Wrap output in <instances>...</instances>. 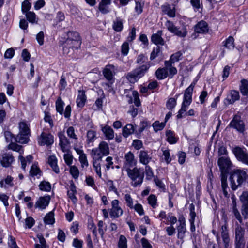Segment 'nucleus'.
Segmentation results:
<instances>
[{"mask_svg":"<svg viewBox=\"0 0 248 248\" xmlns=\"http://www.w3.org/2000/svg\"><path fill=\"white\" fill-rule=\"evenodd\" d=\"M232 151L236 158L239 161L248 164V154L243 148L236 146L233 148Z\"/></svg>","mask_w":248,"mask_h":248,"instance_id":"6","label":"nucleus"},{"mask_svg":"<svg viewBox=\"0 0 248 248\" xmlns=\"http://www.w3.org/2000/svg\"><path fill=\"white\" fill-rule=\"evenodd\" d=\"M162 13L167 15L169 17L173 18L176 16V8L174 5L171 6L168 3H165L161 6Z\"/></svg>","mask_w":248,"mask_h":248,"instance_id":"11","label":"nucleus"},{"mask_svg":"<svg viewBox=\"0 0 248 248\" xmlns=\"http://www.w3.org/2000/svg\"><path fill=\"white\" fill-rule=\"evenodd\" d=\"M48 163L51 167L53 171L56 173H59V168L57 165V160L55 156L52 155L48 159Z\"/></svg>","mask_w":248,"mask_h":248,"instance_id":"24","label":"nucleus"},{"mask_svg":"<svg viewBox=\"0 0 248 248\" xmlns=\"http://www.w3.org/2000/svg\"><path fill=\"white\" fill-rule=\"evenodd\" d=\"M98 150V153L100 154L101 155H107L109 154V147L108 145L105 141H102L100 142L99 145Z\"/></svg>","mask_w":248,"mask_h":248,"instance_id":"22","label":"nucleus"},{"mask_svg":"<svg viewBox=\"0 0 248 248\" xmlns=\"http://www.w3.org/2000/svg\"><path fill=\"white\" fill-rule=\"evenodd\" d=\"M63 102L60 98L58 99L56 102L57 111L59 112L61 114H62L63 110Z\"/></svg>","mask_w":248,"mask_h":248,"instance_id":"45","label":"nucleus"},{"mask_svg":"<svg viewBox=\"0 0 248 248\" xmlns=\"http://www.w3.org/2000/svg\"><path fill=\"white\" fill-rule=\"evenodd\" d=\"M243 205H248V192H244L240 197Z\"/></svg>","mask_w":248,"mask_h":248,"instance_id":"59","label":"nucleus"},{"mask_svg":"<svg viewBox=\"0 0 248 248\" xmlns=\"http://www.w3.org/2000/svg\"><path fill=\"white\" fill-rule=\"evenodd\" d=\"M70 172L74 179H77L78 177L79 170L78 168L76 166H71L70 169Z\"/></svg>","mask_w":248,"mask_h":248,"instance_id":"50","label":"nucleus"},{"mask_svg":"<svg viewBox=\"0 0 248 248\" xmlns=\"http://www.w3.org/2000/svg\"><path fill=\"white\" fill-rule=\"evenodd\" d=\"M176 105V99L170 98L166 103V107L169 110H172Z\"/></svg>","mask_w":248,"mask_h":248,"instance_id":"44","label":"nucleus"},{"mask_svg":"<svg viewBox=\"0 0 248 248\" xmlns=\"http://www.w3.org/2000/svg\"><path fill=\"white\" fill-rule=\"evenodd\" d=\"M159 32L157 33L154 34L152 36V41L155 45H163L164 41L161 36V34H159Z\"/></svg>","mask_w":248,"mask_h":248,"instance_id":"33","label":"nucleus"},{"mask_svg":"<svg viewBox=\"0 0 248 248\" xmlns=\"http://www.w3.org/2000/svg\"><path fill=\"white\" fill-rule=\"evenodd\" d=\"M161 52V47L159 46H157L155 48H154L152 52H151L150 56V59H155Z\"/></svg>","mask_w":248,"mask_h":248,"instance_id":"54","label":"nucleus"},{"mask_svg":"<svg viewBox=\"0 0 248 248\" xmlns=\"http://www.w3.org/2000/svg\"><path fill=\"white\" fill-rule=\"evenodd\" d=\"M114 71V66L113 65H107L104 69L103 74L108 80L110 81L113 79Z\"/></svg>","mask_w":248,"mask_h":248,"instance_id":"14","label":"nucleus"},{"mask_svg":"<svg viewBox=\"0 0 248 248\" xmlns=\"http://www.w3.org/2000/svg\"><path fill=\"white\" fill-rule=\"evenodd\" d=\"M248 177V175L245 170L236 169L233 170L230 176L231 188L232 190H236L240 186Z\"/></svg>","mask_w":248,"mask_h":248,"instance_id":"3","label":"nucleus"},{"mask_svg":"<svg viewBox=\"0 0 248 248\" xmlns=\"http://www.w3.org/2000/svg\"><path fill=\"white\" fill-rule=\"evenodd\" d=\"M8 148L13 151L19 152L20 154H22L23 150L22 149V146L18 144L11 143L8 145Z\"/></svg>","mask_w":248,"mask_h":248,"instance_id":"47","label":"nucleus"},{"mask_svg":"<svg viewBox=\"0 0 248 248\" xmlns=\"http://www.w3.org/2000/svg\"><path fill=\"white\" fill-rule=\"evenodd\" d=\"M182 55L183 52L181 51H178L171 56L170 59L173 63H175L181 59Z\"/></svg>","mask_w":248,"mask_h":248,"instance_id":"51","label":"nucleus"},{"mask_svg":"<svg viewBox=\"0 0 248 248\" xmlns=\"http://www.w3.org/2000/svg\"><path fill=\"white\" fill-rule=\"evenodd\" d=\"M87 143L90 144L93 142L96 138V132L93 130H89L87 133Z\"/></svg>","mask_w":248,"mask_h":248,"instance_id":"37","label":"nucleus"},{"mask_svg":"<svg viewBox=\"0 0 248 248\" xmlns=\"http://www.w3.org/2000/svg\"><path fill=\"white\" fill-rule=\"evenodd\" d=\"M192 92L186 90L184 95V100L183 103L186 105H190L192 101Z\"/></svg>","mask_w":248,"mask_h":248,"instance_id":"34","label":"nucleus"},{"mask_svg":"<svg viewBox=\"0 0 248 248\" xmlns=\"http://www.w3.org/2000/svg\"><path fill=\"white\" fill-rule=\"evenodd\" d=\"M31 4L29 2L28 0H25L22 3L21 9L22 12L23 14H25L27 12H29V10L31 9Z\"/></svg>","mask_w":248,"mask_h":248,"instance_id":"43","label":"nucleus"},{"mask_svg":"<svg viewBox=\"0 0 248 248\" xmlns=\"http://www.w3.org/2000/svg\"><path fill=\"white\" fill-rule=\"evenodd\" d=\"M49 196L40 197L35 203V207L42 209L46 208L49 202Z\"/></svg>","mask_w":248,"mask_h":248,"instance_id":"16","label":"nucleus"},{"mask_svg":"<svg viewBox=\"0 0 248 248\" xmlns=\"http://www.w3.org/2000/svg\"><path fill=\"white\" fill-rule=\"evenodd\" d=\"M240 91L243 95H247L248 94V81L243 79L241 80Z\"/></svg>","mask_w":248,"mask_h":248,"instance_id":"29","label":"nucleus"},{"mask_svg":"<svg viewBox=\"0 0 248 248\" xmlns=\"http://www.w3.org/2000/svg\"><path fill=\"white\" fill-rule=\"evenodd\" d=\"M245 232L244 228L237 223L235 231V240H244Z\"/></svg>","mask_w":248,"mask_h":248,"instance_id":"21","label":"nucleus"},{"mask_svg":"<svg viewBox=\"0 0 248 248\" xmlns=\"http://www.w3.org/2000/svg\"><path fill=\"white\" fill-rule=\"evenodd\" d=\"M19 133L24 135H28L30 133V129L27 124L24 122H20L19 124Z\"/></svg>","mask_w":248,"mask_h":248,"instance_id":"32","label":"nucleus"},{"mask_svg":"<svg viewBox=\"0 0 248 248\" xmlns=\"http://www.w3.org/2000/svg\"><path fill=\"white\" fill-rule=\"evenodd\" d=\"M63 35V51L64 54L71 55L73 49L78 48L81 44V38L78 32H66Z\"/></svg>","mask_w":248,"mask_h":248,"instance_id":"1","label":"nucleus"},{"mask_svg":"<svg viewBox=\"0 0 248 248\" xmlns=\"http://www.w3.org/2000/svg\"><path fill=\"white\" fill-rule=\"evenodd\" d=\"M28 140V135H24L19 133L15 138V141L21 144L27 143Z\"/></svg>","mask_w":248,"mask_h":248,"instance_id":"35","label":"nucleus"},{"mask_svg":"<svg viewBox=\"0 0 248 248\" xmlns=\"http://www.w3.org/2000/svg\"><path fill=\"white\" fill-rule=\"evenodd\" d=\"M125 161L124 162V167L126 169L133 167L136 165L137 161L134 158L133 153L129 152L125 154L124 156Z\"/></svg>","mask_w":248,"mask_h":248,"instance_id":"13","label":"nucleus"},{"mask_svg":"<svg viewBox=\"0 0 248 248\" xmlns=\"http://www.w3.org/2000/svg\"><path fill=\"white\" fill-rule=\"evenodd\" d=\"M14 157L12 155L6 153L2 155L1 163L3 166L8 167L14 161Z\"/></svg>","mask_w":248,"mask_h":248,"instance_id":"20","label":"nucleus"},{"mask_svg":"<svg viewBox=\"0 0 248 248\" xmlns=\"http://www.w3.org/2000/svg\"><path fill=\"white\" fill-rule=\"evenodd\" d=\"M92 153L94 155H97V158L93 159V166L95 169V171L99 177H101V166L100 161L102 159V156L100 154L98 153V150L97 149H93L92 150Z\"/></svg>","mask_w":248,"mask_h":248,"instance_id":"9","label":"nucleus"},{"mask_svg":"<svg viewBox=\"0 0 248 248\" xmlns=\"http://www.w3.org/2000/svg\"><path fill=\"white\" fill-rule=\"evenodd\" d=\"M86 95L85 92L83 91H79L78 97L77 99V104L78 107H82L85 103Z\"/></svg>","mask_w":248,"mask_h":248,"instance_id":"25","label":"nucleus"},{"mask_svg":"<svg viewBox=\"0 0 248 248\" xmlns=\"http://www.w3.org/2000/svg\"><path fill=\"white\" fill-rule=\"evenodd\" d=\"M190 210V218H189V222H192L193 223V221H195V218L196 217V213L195 212V207L193 204H191L189 207Z\"/></svg>","mask_w":248,"mask_h":248,"instance_id":"49","label":"nucleus"},{"mask_svg":"<svg viewBox=\"0 0 248 248\" xmlns=\"http://www.w3.org/2000/svg\"><path fill=\"white\" fill-rule=\"evenodd\" d=\"M39 187L41 190L45 191H49L51 188L50 184L45 181L42 182L39 185Z\"/></svg>","mask_w":248,"mask_h":248,"instance_id":"38","label":"nucleus"},{"mask_svg":"<svg viewBox=\"0 0 248 248\" xmlns=\"http://www.w3.org/2000/svg\"><path fill=\"white\" fill-rule=\"evenodd\" d=\"M53 142V136L50 134L44 132L41 134L38 140V143L41 146L44 145L49 146L52 144Z\"/></svg>","mask_w":248,"mask_h":248,"instance_id":"10","label":"nucleus"},{"mask_svg":"<svg viewBox=\"0 0 248 248\" xmlns=\"http://www.w3.org/2000/svg\"><path fill=\"white\" fill-rule=\"evenodd\" d=\"M126 170L128 177L132 180V185L133 186L136 187L141 184L144 178V172H141L140 169L136 167L132 169L127 168Z\"/></svg>","mask_w":248,"mask_h":248,"instance_id":"5","label":"nucleus"},{"mask_svg":"<svg viewBox=\"0 0 248 248\" xmlns=\"http://www.w3.org/2000/svg\"><path fill=\"white\" fill-rule=\"evenodd\" d=\"M148 203L153 208H155L156 205L157 199L155 195H150L148 198Z\"/></svg>","mask_w":248,"mask_h":248,"instance_id":"53","label":"nucleus"},{"mask_svg":"<svg viewBox=\"0 0 248 248\" xmlns=\"http://www.w3.org/2000/svg\"><path fill=\"white\" fill-rule=\"evenodd\" d=\"M167 141L170 144H174L177 142L173 133L171 130H168L166 133Z\"/></svg>","mask_w":248,"mask_h":248,"instance_id":"36","label":"nucleus"},{"mask_svg":"<svg viewBox=\"0 0 248 248\" xmlns=\"http://www.w3.org/2000/svg\"><path fill=\"white\" fill-rule=\"evenodd\" d=\"M46 2L44 0H38L34 3V9L36 10H39L45 5Z\"/></svg>","mask_w":248,"mask_h":248,"instance_id":"63","label":"nucleus"},{"mask_svg":"<svg viewBox=\"0 0 248 248\" xmlns=\"http://www.w3.org/2000/svg\"><path fill=\"white\" fill-rule=\"evenodd\" d=\"M118 246L119 248H127L126 239L125 236H120Z\"/></svg>","mask_w":248,"mask_h":248,"instance_id":"55","label":"nucleus"},{"mask_svg":"<svg viewBox=\"0 0 248 248\" xmlns=\"http://www.w3.org/2000/svg\"><path fill=\"white\" fill-rule=\"evenodd\" d=\"M165 126V122L160 123L159 121H155L153 124L154 129L156 132L163 129Z\"/></svg>","mask_w":248,"mask_h":248,"instance_id":"46","label":"nucleus"},{"mask_svg":"<svg viewBox=\"0 0 248 248\" xmlns=\"http://www.w3.org/2000/svg\"><path fill=\"white\" fill-rule=\"evenodd\" d=\"M233 213L235 218L239 221L240 224H243V219L241 215L237 210L236 207V205H234L233 207Z\"/></svg>","mask_w":248,"mask_h":248,"instance_id":"48","label":"nucleus"},{"mask_svg":"<svg viewBox=\"0 0 248 248\" xmlns=\"http://www.w3.org/2000/svg\"><path fill=\"white\" fill-rule=\"evenodd\" d=\"M102 130L108 139L111 140L114 138V131L110 126H106L102 128Z\"/></svg>","mask_w":248,"mask_h":248,"instance_id":"28","label":"nucleus"},{"mask_svg":"<svg viewBox=\"0 0 248 248\" xmlns=\"http://www.w3.org/2000/svg\"><path fill=\"white\" fill-rule=\"evenodd\" d=\"M123 22L120 19L117 18L114 21L113 28L115 31H121L123 29Z\"/></svg>","mask_w":248,"mask_h":248,"instance_id":"42","label":"nucleus"},{"mask_svg":"<svg viewBox=\"0 0 248 248\" xmlns=\"http://www.w3.org/2000/svg\"><path fill=\"white\" fill-rule=\"evenodd\" d=\"M119 203L118 200H114L111 202L112 208L110 210L109 214L112 218H118L123 214V211L119 206Z\"/></svg>","mask_w":248,"mask_h":248,"instance_id":"8","label":"nucleus"},{"mask_svg":"<svg viewBox=\"0 0 248 248\" xmlns=\"http://www.w3.org/2000/svg\"><path fill=\"white\" fill-rule=\"evenodd\" d=\"M139 158L140 162L145 165H147L152 159L148 152L144 150H141L140 152Z\"/></svg>","mask_w":248,"mask_h":248,"instance_id":"19","label":"nucleus"},{"mask_svg":"<svg viewBox=\"0 0 248 248\" xmlns=\"http://www.w3.org/2000/svg\"><path fill=\"white\" fill-rule=\"evenodd\" d=\"M150 67V65L143 64L131 72L128 73L126 75L127 79L131 83H135L140 78L143 77L145 73L148 71Z\"/></svg>","mask_w":248,"mask_h":248,"instance_id":"4","label":"nucleus"},{"mask_svg":"<svg viewBox=\"0 0 248 248\" xmlns=\"http://www.w3.org/2000/svg\"><path fill=\"white\" fill-rule=\"evenodd\" d=\"M155 75L158 79H163L168 76V71L166 68H158L155 72Z\"/></svg>","mask_w":248,"mask_h":248,"instance_id":"31","label":"nucleus"},{"mask_svg":"<svg viewBox=\"0 0 248 248\" xmlns=\"http://www.w3.org/2000/svg\"><path fill=\"white\" fill-rule=\"evenodd\" d=\"M111 3V0H101L99 4V10L102 14H107L109 12V5Z\"/></svg>","mask_w":248,"mask_h":248,"instance_id":"18","label":"nucleus"},{"mask_svg":"<svg viewBox=\"0 0 248 248\" xmlns=\"http://www.w3.org/2000/svg\"><path fill=\"white\" fill-rule=\"evenodd\" d=\"M4 136L5 137L6 140L7 142H11L12 143L13 140L15 141V138L10 131H5L4 132Z\"/></svg>","mask_w":248,"mask_h":248,"instance_id":"58","label":"nucleus"},{"mask_svg":"<svg viewBox=\"0 0 248 248\" xmlns=\"http://www.w3.org/2000/svg\"><path fill=\"white\" fill-rule=\"evenodd\" d=\"M221 230V235L224 248H231L230 239L229 236L227 226L226 225H222Z\"/></svg>","mask_w":248,"mask_h":248,"instance_id":"12","label":"nucleus"},{"mask_svg":"<svg viewBox=\"0 0 248 248\" xmlns=\"http://www.w3.org/2000/svg\"><path fill=\"white\" fill-rule=\"evenodd\" d=\"M178 238L181 239H183L186 231V225H179L177 227Z\"/></svg>","mask_w":248,"mask_h":248,"instance_id":"41","label":"nucleus"},{"mask_svg":"<svg viewBox=\"0 0 248 248\" xmlns=\"http://www.w3.org/2000/svg\"><path fill=\"white\" fill-rule=\"evenodd\" d=\"M240 95L239 92L236 90H231L226 98L228 104H232L235 101L239 100Z\"/></svg>","mask_w":248,"mask_h":248,"instance_id":"15","label":"nucleus"},{"mask_svg":"<svg viewBox=\"0 0 248 248\" xmlns=\"http://www.w3.org/2000/svg\"><path fill=\"white\" fill-rule=\"evenodd\" d=\"M54 215L52 212L48 213L44 218V221L48 224H53L54 223Z\"/></svg>","mask_w":248,"mask_h":248,"instance_id":"39","label":"nucleus"},{"mask_svg":"<svg viewBox=\"0 0 248 248\" xmlns=\"http://www.w3.org/2000/svg\"><path fill=\"white\" fill-rule=\"evenodd\" d=\"M124 199L127 206L131 209L133 208V201L131 196L129 194H126L124 196Z\"/></svg>","mask_w":248,"mask_h":248,"instance_id":"52","label":"nucleus"},{"mask_svg":"<svg viewBox=\"0 0 248 248\" xmlns=\"http://www.w3.org/2000/svg\"><path fill=\"white\" fill-rule=\"evenodd\" d=\"M77 193L76 188L74 184H71L70 189L67 192L68 197L74 203H75L77 201V199L75 196V194Z\"/></svg>","mask_w":248,"mask_h":248,"instance_id":"26","label":"nucleus"},{"mask_svg":"<svg viewBox=\"0 0 248 248\" xmlns=\"http://www.w3.org/2000/svg\"><path fill=\"white\" fill-rule=\"evenodd\" d=\"M27 20L32 23L37 22L36 15L33 12L29 11L28 12L26 13L25 14Z\"/></svg>","mask_w":248,"mask_h":248,"instance_id":"40","label":"nucleus"},{"mask_svg":"<svg viewBox=\"0 0 248 248\" xmlns=\"http://www.w3.org/2000/svg\"><path fill=\"white\" fill-rule=\"evenodd\" d=\"M8 245L10 248H19L16 244L15 239L11 236H9Z\"/></svg>","mask_w":248,"mask_h":248,"instance_id":"62","label":"nucleus"},{"mask_svg":"<svg viewBox=\"0 0 248 248\" xmlns=\"http://www.w3.org/2000/svg\"><path fill=\"white\" fill-rule=\"evenodd\" d=\"M79 160L81 164L82 167H84V166L86 167L88 166V162L85 154H82L81 155H80Z\"/></svg>","mask_w":248,"mask_h":248,"instance_id":"61","label":"nucleus"},{"mask_svg":"<svg viewBox=\"0 0 248 248\" xmlns=\"http://www.w3.org/2000/svg\"><path fill=\"white\" fill-rule=\"evenodd\" d=\"M233 43V38L232 37L230 36L228 39L226 40L224 46L227 48H229L230 46L234 47Z\"/></svg>","mask_w":248,"mask_h":248,"instance_id":"64","label":"nucleus"},{"mask_svg":"<svg viewBox=\"0 0 248 248\" xmlns=\"http://www.w3.org/2000/svg\"><path fill=\"white\" fill-rule=\"evenodd\" d=\"M229 126L235 129L240 132H243L245 130V125L243 121L241 120L240 116L235 115L231 121Z\"/></svg>","mask_w":248,"mask_h":248,"instance_id":"7","label":"nucleus"},{"mask_svg":"<svg viewBox=\"0 0 248 248\" xmlns=\"http://www.w3.org/2000/svg\"><path fill=\"white\" fill-rule=\"evenodd\" d=\"M59 137L61 149L63 152H65L67 150L66 147L70 144V142L65 136L61 132L59 133Z\"/></svg>","mask_w":248,"mask_h":248,"instance_id":"17","label":"nucleus"},{"mask_svg":"<svg viewBox=\"0 0 248 248\" xmlns=\"http://www.w3.org/2000/svg\"><path fill=\"white\" fill-rule=\"evenodd\" d=\"M194 31H208V24L205 21L199 22L194 27Z\"/></svg>","mask_w":248,"mask_h":248,"instance_id":"27","label":"nucleus"},{"mask_svg":"<svg viewBox=\"0 0 248 248\" xmlns=\"http://www.w3.org/2000/svg\"><path fill=\"white\" fill-rule=\"evenodd\" d=\"M134 130L135 129L132 124H127L123 128V135L124 137H127L129 135L133 133Z\"/></svg>","mask_w":248,"mask_h":248,"instance_id":"30","label":"nucleus"},{"mask_svg":"<svg viewBox=\"0 0 248 248\" xmlns=\"http://www.w3.org/2000/svg\"><path fill=\"white\" fill-rule=\"evenodd\" d=\"M67 134L68 136L72 139H77V135L75 133L74 128L72 126L69 127L67 130Z\"/></svg>","mask_w":248,"mask_h":248,"instance_id":"60","label":"nucleus"},{"mask_svg":"<svg viewBox=\"0 0 248 248\" xmlns=\"http://www.w3.org/2000/svg\"><path fill=\"white\" fill-rule=\"evenodd\" d=\"M190 3L195 12H201L203 10L202 0H190Z\"/></svg>","mask_w":248,"mask_h":248,"instance_id":"23","label":"nucleus"},{"mask_svg":"<svg viewBox=\"0 0 248 248\" xmlns=\"http://www.w3.org/2000/svg\"><path fill=\"white\" fill-rule=\"evenodd\" d=\"M98 232L99 234L101 235V237H103L105 231L107 230V226H106L105 229H103V226L104 225V223L103 221L100 220L98 223Z\"/></svg>","mask_w":248,"mask_h":248,"instance_id":"57","label":"nucleus"},{"mask_svg":"<svg viewBox=\"0 0 248 248\" xmlns=\"http://www.w3.org/2000/svg\"><path fill=\"white\" fill-rule=\"evenodd\" d=\"M221 171V187L223 194L226 197H228L229 194L227 190H229L227 182V174L229 169L232 166V163L228 157H219L217 161Z\"/></svg>","mask_w":248,"mask_h":248,"instance_id":"2","label":"nucleus"},{"mask_svg":"<svg viewBox=\"0 0 248 248\" xmlns=\"http://www.w3.org/2000/svg\"><path fill=\"white\" fill-rule=\"evenodd\" d=\"M132 95L134 97V103L135 105L137 107L140 106L141 104L140 100L138 93L136 91H134L132 92Z\"/></svg>","mask_w":248,"mask_h":248,"instance_id":"56","label":"nucleus"}]
</instances>
